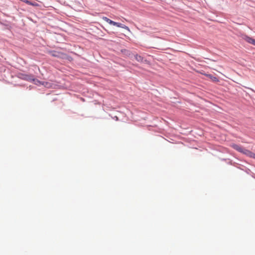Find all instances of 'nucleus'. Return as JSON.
<instances>
[{
	"mask_svg": "<svg viewBox=\"0 0 255 255\" xmlns=\"http://www.w3.org/2000/svg\"><path fill=\"white\" fill-rule=\"evenodd\" d=\"M251 158L255 159V153H253V154L252 155V156L251 157Z\"/></svg>",
	"mask_w": 255,
	"mask_h": 255,
	"instance_id": "obj_13",
	"label": "nucleus"
},
{
	"mask_svg": "<svg viewBox=\"0 0 255 255\" xmlns=\"http://www.w3.org/2000/svg\"><path fill=\"white\" fill-rule=\"evenodd\" d=\"M232 147L234 148L235 149H236V150H237L238 151L240 152H242L243 149H244V148L243 147H242L241 146L239 145H238V144H233L232 145Z\"/></svg>",
	"mask_w": 255,
	"mask_h": 255,
	"instance_id": "obj_2",
	"label": "nucleus"
},
{
	"mask_svg": "<svg viewBox=\"0 0 255 255\" xmlns=\"http://www.w3.org/2000/svg\"><path fill=\"white\" fill-rule=\"evenodd\" d=\"M122 52H123L125 54L128 55V56H130V53L128 50H122Z\"/></svg>",
	"mask_w": 255,
	"mask_h": 255,
	"instance_id": "obj_11",
	"label": "nucleus"
},
{
	"mask_svg": "<svg viewBox=\"0 0 255 255\" xmlns=\"http://www.w3.org/2000/svg\"><path fill=\"white\" fill-rule=\"evenodd\" d=\"M134 58L138 62H141L143 61V57L138 54L134 55Z\"/></svg>",
	"mask_w": 255,
	"mask_h": 255,
	"instance_id": "obj_7",
	"label": "nucleus"
},
{
	"mask_svg": "<svg viewBox=\"0 0 255 255\" xmlns=\"http://www.w3.org/2000/svg\"><path fill=\"white\" fill-rule=\"evenodd\" d=\"M38 83H39L40 84L44 85L45 87L47 88H50L51 87V83L47 82H40L39 81H37Z\"/></svg>",
	"mask_w": 255,
	"mask_h": 255,
	"instance_id": "obj_6",
	"label": "nucleus"
},
{
	"mask_svg": "<svg viewBox=\"0 0 255 255\" xmlns=\"http://www.w3.org/2000/svg\"><path fill=\"white\" fill-rule=\"evenodd\" d=\"M242 38L245 41L249 43L252 44L255 46V39L247 35H244L242 36Z\"/></svg>",
	"mask_w": 255,
	"mask_h": 255,
	"instance_id": "obj_1",
	"label": "nucleus"
},
{
	"mask_svg": "<svg viewBox=\"0 0 255 255\" xmlns=\"http://www.w3.org/2000/svg\"><path fill=\"white\" fill-rule=\"evenodd\" d=\"M115 26H116L119 27H121V28H123L124 29H125L129 30V28L127 26H126V25H125L124 24H122L121 23H118V22H116Z\"/></svg>",
	"mask_w": 255,
	"mask_h": 255,
	"instance_id": "obj_5",
	"label": "nucleus"
},
{
	"mask_svg": "<svg viewBox=\"0 0 255 255\" xmlns=\"http://www.w3.org/2000/svg\"><path fill=\"white\" fill-rule=\"evenodd\" d=\"M242 153H243V154L246 155L247 156L251 157L252 156V155L253 154V152H252L250 150H249L248 149L244 148Z\"/></svg>",
	"mask_w": 255,
	"mask_h": 255,
	"instance_id": "obj_4",
	"label": "nucleus"
},
{
	"mask_svg": "<svg viewBox=\"0 0 255 255\" xmlns=\"http://www.w3.org/2000/svg\"><path fill=\"white\" fill-rule=\"evenodd\" d=\"M207 75V76L209 77L213 81H216L217 80V79L216 77H215L211 75Z\"/></svg>",
	"mask_w": 255,
	"mask_h": 255,
	"instance_id": "obj_9",
	"label": "nucleus"
},
{
	"mask_svg": "<svg viewBox=\"0 0 255 255\" xmlns=\"http://www.w3.org/2000/svg\"><path fill=\"white\" fill-rule=\"evenodd\" d=\"M102 19L104 20H105V21H106L107 22H108V23H109L110 24L113 25L114 26L115 25L116 22L111 20L110 19L108 18V17L104 16L102 17Z\"/></svg>",
	"mask_w": 255,
	"mask_h": 255,
	"instance_id": "obj_3",
	"label": "nucleus"
},
{
	"mask_svg": "<svg viewBox=\"0 0 255 255\" xmlns=\"http://www.w3.org/2000/svg\"><path fill=\"white\" fill-rule=\"evenodd\" d=\"M51 54L52 56H53L54 57H57V56H58V53H57L55 51L51 52Z\"/></svg>",
	"mask_w": 255,
	"mask_h": 255,
	"instance_id": "obj_12",
	"label": "nucleus"
},
{
	"mask_svg": "<svg viewBox=\"0 0 255 255\" xmlns=\"http://www.w3.org/2000/svg\"><path fill=\"white\" fill-rule=\"evenodd\" d=\"M25 79L26 80H29V81H30V80H33V81H34V79H33V76H28V75H26V77H25Z\"/></svg>",
	"mask_w": 255,
	"mask_h": 255,
	"instance_id": "obj_10",
	"label": "nucleus"
},
{
	"mask_svg": "<svg viewBox=\"0 0 255 255\" xmlns=\"http://www.w3.org/2000/svg\"><path fill=\"white\" fill-rule=\"evenodd\" d=\"M22 1L25 2L26 3L29 4V5H33V6H36L37 5V3H33V2H32L29 0H22Z\"/></svg>",
	"mask_w": 255,
	"mask_h": 255,
	"instance_id": "obj_8",
	"label": "nucleus"
}]
</instances>
